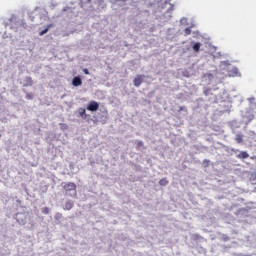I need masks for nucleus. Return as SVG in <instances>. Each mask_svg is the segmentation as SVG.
<instances>
[{"label":"nucleus","instance_id":"1","mask_svg":"<svg viewBox=\"0 0 256 256\" xmlns=\"http://www.w3.org/2000/svg\"><path fill=\"white\" fill-rule=\"evenodd\" d=\"M63 189L66 193H69V191H77V184L73 182L64 183Z\"/></svg>","mask_w":256,"mask_h":256},{"label":"nucleus","instance_id":"2","mask_svg":"<svg viewBox=\"0 0 256 256\" xmlns=\"http://www.w3.org/2000/svg\"><path fill=\"white\" fill-rule=\"evenodd\" d=\"M99 103L97 101H90L87 106V111H98Z\"/></svg>","mask_w":256,"mask_h":256},{"label":"nucleus","instance_id":"3","mask_svg":"<svg viewBox=\"0 0 256 256\" xmlns=\"http://www.w3.org/2000/svg\"><path fill=\"white\" fill-rule=\"evenodd\" d=\"M72 85L73 87H81L83 85V80L81 79V76H76L72 79Z\"/></svg>","mask_w":256,"mask_h":256},{"label":"nucleus","instance_id":"4","mask_svg":"<svg viewBox=\"0 0 256 256\" xmlns=\"http://www.w3.org/2000/svg\"><path fill=\"white\" fill-rule=\"evenodd\" d=\"M143 75H138L137 77L134 78L133 83L134 87H141V84L143 83Z\"/></svg>","mask_w":256,"mask_h":256},{"label":"nucleus","instance_id":"5","mask_svg":"<svg viewBox=\"0 0 256 256\" xmlns=\"http://www.w3.org/2000/svg\"><path fill=\"white\" fill-rule=\"evenodd\" d=\"M24 81H25V83L23 85L24 87H32L33 86V79L31 77L27 76Z\"/></svg>","mask_w":256,"mask_h":256},{"label":"nucleus","instance_id":"6","mask_svg":"<svg viewBox=\"0 0 256 256\" xmlns=\"http://www.w3.org/2000/svg\"><path fill=\"white\" fill-rule=\"evenodd\" d=\"M74 204L72 201H67L64 206V211H71L73 209Z\"/></svg>","mask_w":256,"mask_h":256},{"label":"nucleus","instance_id":"7","mask_svg":"<svg viewBox=\"0 0 256 256\" xmlns=\"http://www.w3.org/2000/svg\"><path fill=\"white\" fill-rule=\"evenodd\" d=\"M238 159H249V153L242 151L237 155Z\"/></svg>","mask_w":256,"mask_h":256},{"label":"nucleus","instance_id":"8","mask_svg":"<svg viewBox=\"0 0 256 256\" xmlns=\"http://www.w3.org/2000/svg\"><path fill=\"white\" fill-rule=\"evenodd\" d=\"M193 51H195V53H199V50L201 49V43L200 42H196L194 43V45L192 46Z\"/></svg>","mask_w":256,"mask_h":256},{"label":"nucleus","instance_id":"9","mask_svg":"<svg viewBox=\"0 0 256 256\" xmlns=\"http://www.w3.org/2000/svg\"><path fill=\"white\" fill-rule=\"evenodd\" d=\"M159 185H161V187H165V186L169 185V180H167V178H162L159 181Z\"/></svg>","mask_w":256,"mask_h":256},{"label":"nucleus","instance_id":"10","mask_svg":"<svg viewBox=\"0 0 256 256\" xmlns=\"http://www.w3.org/2000/svg\"><path fill=\"white\" fill-rule=\"evenodd\" d=\"M55 221H60V219H63V214L61 212H57L54 216Z\"/></svg>","mask_w":256,"mask_h":256},{"label":"nucleus","instance_id":"11","mask_svg":"<svg viewBox=\"0 0 256 256\" xmlns=\"http://www.w3.org/2000/svg\"><path fill=\"white\" fill-rule=\"evenodd\" d=\"M51 27H52V25H48V26L46 27V29L40 31L39 35H40V36H43V35H45V33H48V31H49V29H51Z\"/></svg>","mask_w":256,"mask_h":256},{"label":"nucleus","instance_id":"12","mask_svg":"<svg viewBox=\"0 0 256 256\" xmlns=\"http://www.w3.org/2000/svg\"><path fill=\"white\" fill-rule=\"evenodd\" d=\"M235 140L237 143H243V135L237 134Z\"/></svg>","mask_w":256,"mask_h":256},{"label":"nucleus","instance_id":"13","mask_svg":"<svg viewBox=\"0 0 256 256\" xmlns=\"http://www.w3.org/2000/svg\"><path fill=\"white\" fill-rule=\"evenodd\" d=\"M145 144L143 143V141L139 140L136 143V149H141V147H143Z\"/></svg>","mask_w":256,"mask_h":256},{"label":"nucleus","instance_id":"14","mask_svg":"<svg viewBox=\"0 0 256 256\" xmlns=\"http://www.w3.org/2000/svg\"><path fill=\"white\" fill-rule=\"evenodd\" d=\"M184 35L185 37H188V35H191V28L184 29Z\"/></svg>","mask_w":256,"mask_h":256},{"label":"nucleus","instance_id":"15","mask_svg":"<svg viewBox=\"0 0 256 256\" xmlns=\"http://www.w3.org/2000/svg\"><path fill=\"white\" fill-rule=\"evenodd\" d=\"M79 115H80V117H83L84 115H85V113H86V110H85V108H79Z\"/></svg>","mask_w":256,"mask_h":256},{"label":"nucleus","instance_id":"16","mask_svg":"<svg viewBox=\"0 0 256 256\" xmlns=\"http://www.w3.org/2000/svg\"><path fill=\"white\" fill-rule=\"evenodd\" d=\"M42 213H43L44 215H49V207H44V208H42Z\"/></svg>","mask_w":256,"mask_h":256},{"label":"nucleus","instance_id":"17","mask_svg":"<svg viewBox=\"0 0 256 256\" xmlns=\"http://www.w3.org/2000/svg\"><path fill=\"white\" fill-rule=\"evenodd\" d=\"M181 111H187V108L185 106H180L178 109V113H181Z\"/></svg>","mask_w":256,"mask_h":256},{"label":"nucleus","instance_id":"18","mask_svg":"<svg viewBox=\"0 0 256 256\" xmlns=\"http://www.w3.org/2000/svg\"><path fill=\"white\" fill-rule=\"evenodd\" d=\"M26 99H33V95H32V94L27 93V94H26Z\"/></svg>","mask_w":256,"mask_h":256},{"label":"nucleus","instance_id":"19","mask_svg":"<svg viewBox=\"0 0 256 256\" xmlns=\"http://www.w3.org/2000/svg\"><path fill=\"white\" fill-rule=\"evenodd\" d=\"M83 73H85V75H89V70H88L87 68H85V69L83 70Z\"/></svg>","mask_w":256,"mask_h":256},{"label":"nucleus","instance_id":"20","mask_svg":"<svg viewBox=\"0 0 256 256\" xmlns=\"http://www.w3.org/2000/svg\"><path fill=\"white\" fill-rule=\"evenodd\" d=\"M185 21H187V18H182V19L180 20V23H185Z\"/></svg>","mask_w":256,"mask_h":256},{"label":"nucleus","instance_id":"21","mask_svg":"<svg viewBox=\"0 0 256 256\" xmlns=\"http://www.w3.org/2000/svg\"><path fill=\"white\" fill-rule=\"evenodd\" d=\"M203 163H209V160H204Z\"/></svg>","mask_w":256,"mask_h":256}]
</instances>
